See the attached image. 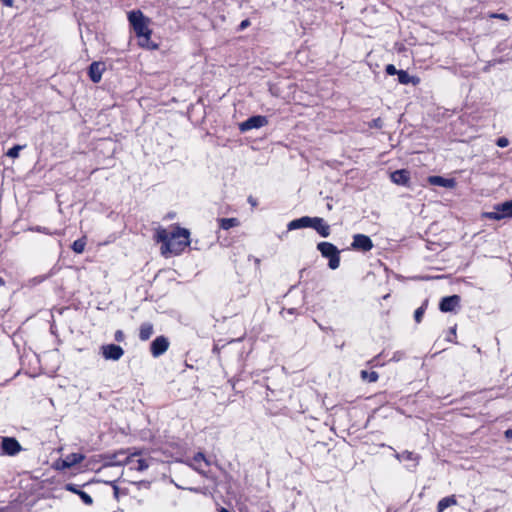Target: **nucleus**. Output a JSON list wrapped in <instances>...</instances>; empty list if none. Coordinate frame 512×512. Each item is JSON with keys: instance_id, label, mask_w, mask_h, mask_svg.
<instances>
[{"instance_id": "f257e3e1", "label": "nucleus", "mask_w": 512, "mask_h": 512, "mask_svg": "<svg viewBox=\"0 0 512 512\" xmlns=\"http://www.w3.org/2000/svg\"><path fill=\"white\" fill-rule=\"evenodd\" d=\"M189 236V230L180 227H175L171 233L163 228L156 231V241L162 244L161 253L164 256L179 255L183 252L190 245Z\"/></svg>"}, {"instance_id": "f03ea898", "label": "nucleus", "mask_w": 512, "mask_h": 512, "mask_svg": "<svg viewBox=\"0 0 512 512\" xmlns=\"http://www.w3.org/2000/svg\"><path fill=\"white\" fill-rule=\"evenodd\" d=\"M128 20L139 38V45L148 49H157V44L151 42L152 30L149 28L150 19L142 11L132 10L128 13Z\"/></svg>"}, {"instance_id": "7ed1b4c3", "label": "nucleus", "mask_w": 512, "mask_h": 512, "mask_svg": "<svg viewBox=\"0 0 512 512\" xmlns=\"http://www.w3.org/2000/svg\"><path fill=\"white\" fill-rule=\"evenodd\" d=\"M317 249L324 258L329 260L328 266L330 269L335 270L340 265V251L330 242H320L317 244Z\"/></svg>"}, {"instance_id": "20e7f679", "label": "nucleus", "mask_w": 512, "mask_h": 512, "mask_svg": "<svg viewBox=\"0 0 512 512\" xmlns=\"http://www.w3.org/2000/svg\"><path fill=\"white\" fill-rule=\"evenodd\" d=\"M0 454L15 456L23 450L21 444L14 437H3L0 444Z\"/></svg>"}, {"instance_id": "39448f33", "label": "nucleus", "mask_w": 512, "mask_h": 512, "mask_svg": "<svg viewBox=\"0 0 512 512\" xmlns=\"http://www.w3.org/2000/svg\"><path fill=\"white\" fill-rule=\"evenodd\" d=\"M495 210L485 213V217L492 220H501L506 217H512V200L505 201L495 206Z\"/></svg>"}, {"instance_id": "423d86ee", "label": "nucleus", "mask_w": 512, "mask_h": 512, "mask_svg": "<svg viewBox=\"0 0 512 512\" xmlns=\"http://www.w3.org/2000/svg\"><path fill=\"white\" fill-rule=\"evenodd\" d=\"M268 124V119L262 115H255L249 117L246 121L239 124L241 132H247L252 129H259Z\"/></svg>"}, {"instance_id": "0eeeda50", "label": "nucleus", "mask_w": 512, "mask_h": 512, "mask_svg": "<svg viewBox=\"0 0 512 512\" xmlns=\"http://www.w3.org/2000/svg\"><path fill=\"white\" fill-rule=\"evenodd\" d=\"M169 340L165 336L156 337L150 346V351L153 357L157 358L163 355L169 348Z\"/></svg>"}, {"instance_id": "6e6552de", "label": "nucleus", "mask_w": 512, "mask_h": 512, "mask_svg": "<svg viewBox=\"0 0 512 512\" xmlns=\"http://www.w3.org/2000/svg\"><path fill=\"white\" fill-rule=\"evenodd\" d=\"M102 355L106 360L117 361L124 355L122 347L116 344H107L101 347Z\"/></svg>"}, {"instance_id": "1a4fd4ad", "label": "nucleus", "mask_w": 512, "mask_h": 512, "mask_svg": "<svg viewBox=\"0 0 512 512\" xmlns=\"http://www.w3.org/2000/svg\"><path fill=\"white\" fill-rule=\"evenodd\" d=\"M354 250H361L364 252L370 251L373 248L372 240L364 234H355L351 244Z\"/></svg>"}, {"instance_id": "9d476101", "label": "nucleus", "mask_w": 512, "mask_h": 512, "mask_svg": "<svg viewBox=\"0 0 512 512\" xmlns=\"http://www.w3.org/2000/svg\"><path fill=\"white\" fill-rule=\"evenodd\" d=\"M461 298L459 295L447 296L441 299L439 309L442 312H452L460 305Z\"/></svg>"}, {"instance_id": "9b49d317", "label": "nucleus", "mask_w": 512, "mask_h": 512, "mask_svg": "<svg viewBox=\"0 0 512 512\" xmlns=\"http://www.w3.org/2000/svg\"><path fill=\"white\" fill-rule=\"evenodd\" d=\"M105 70V63L93 62L89 66L88 74L92 82L98 83L101 81L102 74Z\"/></svg>"}, {"instance_id": "f8f14e48", "label": "nucleus", "mask_w": 512, "mask_h": 512, "mask_svg": "<svg viewBox=\"0 0 512 512\" xmlns=\"http://www.w3.org/2000/svg\"><path fill=\"white\" fill-rule=\"evenodd\" d=\"M391 181L397 185L408 186L410 181V172L406 169L396 170L391 173Z\"/></svg>"}, {"instance_id": "ddd939ff", "label": "nucleus", "mask_w": 512, "mask_h": 512, "mask_svg": "<svg viewBox=\"0 0 512 512\" xmlns=\"http://www.w3.org/2000/svg\"><path fill=\"white\" fill-rule=\"evenodd\" d=\"M428 182L434 186H441L445 188H454L456 186V181L453 178H444L442 176H429Z\"/></svg>"}, {"instance_id": "4468645a", "label": "nucleus", "mask_w": 512, "mask_h": 512, "mask_svg": "<svg viewBox=\"0 0 512 512\" xmlns=\"http://www.w3.org/2000/svg\"><path fill=\"white\" fill-rule=\"evenodd\" d=\"M322 237H328L331 233V228L327 222L321 217H315L312 227Z\"/></svg>"}, {"instance_id": "2eb2a0df", "label": "nucleus", "mask_w": 512, "mask_h": 512, "mask_svg": "<svg viewBox=\"0 0 512 512\" xmlns=\"http://www.w3.org/2000/svg\"><path fill=\"white\" fill-rule=\"evenodd\" d=\"M136 455H137V453L130 455L131 462L128 463L129 469L140 471V472L148 469V467L150 466L149 461L146 459H136L135 458Z\"/></svg>"}, {"instance_id": "dca6fc26", "label": "nucleus", "mask_w": 512, "mask_h": 512, "mask_svg": "<svg viewBox=\"0 0 512 512\" xmlns=\"http://www.w3.org/2000/svg\"><path fill=\"white\" fill-rule=\"evenodd\" d=\"M457 500L454 495L442 498L437 504V512H443L446 508L456 505Z\"/></svg>"}, {"instance_id": "f3484780", "label": "nucleus", "mask_w": 512, "mask_h": 512, "mask_svg": "<svg viewBox=\"0 0 512 512\" xmlns=\"http://www.w3.org/2000/svg\"><path fill=\"white\" fill-rule=\"evenodd\" d=\"M153 325L151 323H143L140 326L139 330V338L142 341H147L153 334Z\"/></svg>"}, {"instance_id": "a211bd4d", "label": "nucleus", "mask_w": 512, "mask_h": 512, "mask_svg": "<svg viewBox=\"0 0 512 512\" xmlns=\"http://www.w3.org/2000/svg\"><path fill=\"white\" fill-rule=\"evenodd\" d=\"M131 462L130 455H126L125 452H119L117 454H114L112 457V465H125L128 466V463Z\"/></svg>"}, {"instance_id": "6ab92c4d", "label": "nucleus", "mask_w": 512, "mask_h": 512, "mask_svg": "<svg viewBox=\"0 0 512 512\" xmlns=\"http://www.w3.org/2000/svg\"><path fill=\"white\" fill-rule=\"evenodd\" d=\"M398 81L399 83L405 85L409 83H413L414 85H416L419 83L420 80L417 77L410 76L406 71L400 70L398 73Z\"/></svg>"}, {"instance_id": "aec40b11", "label": "nucleus", "mask_w": 512, "mask_h": 512, "mask_svg": "<svg viewBox=\"0 0 512 512\" xmlns=\"http://www.w3.org/2000/svg\"><path fill=\"white\" fill-rule=\"evenodd\" d=\"M219 226L223 230H229L230 228L239 226L240 222L237 218H220L218 219Z\"/></svg>"}, {"instance_id": "412c9836", "label": "nucleus", "mask_w": 512, "mask_h": 512, "mask_svg": "<svg viewBox=\"0 0 512 512\" xmlns=\"http://www.w3.org/2000/svg\"><path fill=\"white\" fill-rule=\"evenodd\" d=\"M84 459V455L80 453H72L66 456L64 460V466L65 467H71L73 465H76L80 463Z\"/></svg>"}, {"instance_id": "4be33fe9", "label": "nucleus", "mask_w": 512, "mask_h": 512, "mask_svg": "<svg viewBox=\"0 0 512 512\" xmlns=\"http://www.w3.org/2000/svg\"><path fill=\"white\" fill-rule=\"evenodd\" d=\"M204 462L206 465H209V462L205 458L204 454L201 452H198L194 455L192 459L191 466L198 472H201V463Z\"/></svg>"}, {"instance_id": "5701e85b", "label": "nucleus", "mask_w": 512, "mask_h": 512, "mask_svg": "<svg viewBox=\"0 0 512 512\" xmlns=\"http://www.w3.org/2000/svg\"><path fill=\"white\" fill-rule=\"evenodd\" d=\"M395 457L400 461H417L418 456L411 451H403L402 453H396Z\"/></svg>"}, {"instance_id": "b1692460", "label": "nucleus", "mask_w": 512, "mask_h": 512, "mask_svg": "<svg viewBox=\"0 0 512 512\" xmlns=\"http://www.w3.org/2000/svg\"><path fill=\"white\" fill-rule=\"evenodd\" d=\"M360 375L362 380L368 381L370 383L376 382L379 378L378 373L375 371L368 372L366 370H362Z\"/></svg>"}, {"instance_id": "393cba45", "label": "nucleus", "mask_w": 512, "mask_h": 512, "mask_svg": "<svg viewBox=\"0 0 512 512\" xmlns=\"http://www.w3.org/2000/svg\"><path fill=\"white\" fill-rule=\"evenodd\" d=\"M85 246H86V240L85 238H80V239H77L73 242L72 244V250L77 253V254H80L84 251L85 249Z\"/></svg>"}, {"instance_id": "a878e982", "label": "nucleus", "mask_w": 512, "mask_h": 512, "mask_svg": "<svg viewBox=\"0 0 512 512\" xmlns=\"http://www.w3.org/2000/svg\"><path fill=\"white\" fill-rule=\"evenodd\" d=\"M24 148L22 145H15L12 148H10L6 155L10 158H17L19 156V152Z\"/></svg>"}, {"instance_id": "bb28decb", "label": "nucleus", "mask_w": 512, "mask_h": 512, "mask_svg": "<svg viewBox=\"0 0 512 512\" xmlns=\"http://www.w3.org/2000/svg\"><path fill=\"white\" fill-rule=\"evenodd\" d=\"M315 217L303 216L299 218L304 228H311Z\"/></svg>"}, {"instance_id": "cd10ccee", "label": "nucleus", "mask_w": 512, "mask_h": 512, "mask_svg": "<svg viewBox=\"0 0 512 512\" xmlns=\"http://www.w3.org/2000/svg\"><path fill=\"white\" fill-rule=\"evenodd\" d=\"M301 228H304V227L302 226V223L300 222L299 218L290 221L287 225L288 231L301 229Z\"/></svg>"}, {"instance_id": "c85d7f7f", "label": "nucleus", "mask_w": 512, "mask_h": 512, "mask_svg": "<svg viewBox=\"0 0 512 512\" xmlns=\"http://www.w3.org/2000/svg\"><path fill=\"white\" fill-rule=\"evenodd\" d=\"M78 494L85 504L91 505L93 503L92 497L89 494H87L86 492L79 491Z\"/></svg>"}, {"instance_id": "c756f323", "label": "nucleus", "mask_w": 512, "mask_h": 512, "mask_svg": "<svg viewBox=\"0 0 512 512\" xmlns=\"http://www.w3.org/2000/svg\"><path fill=\"white\" fill-rule=\"evenodd\" d=\"M385 71L388 75H398L400 70H397L393 64H388L385 68Z\"/></svg>"}, {"instance_id": "7c9ffc66", "label": "nucleus", "mask_w": 512, "mask_h": 512, "mask_svg": "<svg viewBox=\"0 0 512 512\" xmlns=\"http://www.w3.org/2000/svg\"><path fill=\"white\" fill-rule=\"evenodd\" d=\"M423 314H424L423 307H419L418 309H416V311L414 313V318L417 323H419L422 320Z\"/></svg>"}, {"instance_id": "2f4dec72", "label": "nucleus", "mask_w": 512, "mask_h": 512, "mask_svg": "<svg viewBox=\"0 0 512 512\" xmlns=\"http://www.w3.org/2000/svg\"><path fill=\"white\" fill-rule=\"evenodd\" d=\"M490 17H491V18L500 19V20H505V21L509 20L508 15H507V14H505V13H492V14L490 15Z\"/></svg>"}, {"instance_id": "473e14b6", "label": "nucleus", "mask_w": 512, "mask_h": 512, "mask_svg": "<svg viewBox=\"0 0 512 512\" xmlns=\"http://www.w3.org/2000/svg\"><path fill=\"white\" fill-rule=\"evenodd\" d=\"M114 338L117 342H122L125 339V335L122 330H117L114 334Z\"/></svg>"}, {"instance_id": "72a5a7b5", "label": "nucleus", "mask_w": 512, "mask_h": 512, "mask_svg": "<svg viewBox=\"0 0 512 512\" xmlns=\"http://www.w3.org/2000/svg\"><path fill=\"white\" fill-rule=\"evenodd\" d=\"M382 125H383V122H382L381 118H376V119L372 120L370 127L382 128Z\"/></svg>"}, {"instance_id": "f704fd0d", "label": "nucleus", "mask_w": 512, "mask_h": 512, "mask_svg": "<svg viewBox=\"0 0 512 512\" xmlns=\"http://www.w3.org/2000/svg\"><path fill=\"white\" fill-rule=\"evenodd\" d=\"M508 144H509V141H508V139H507V138H505V137H501V138H499V139L497 140V145H498L499 147H501V148H504V147L508 146Z\"/></svg>"}, {"instance_id": "c9c22d12", "label": "nucleus", "mask_w": 512, "mask_h": 512, "mask_svg": "<svg viewBox=\"0 0 512 512\" xmlns=\"http://www.w3.org/2000/svg\"><path fill=\"white\" fill-rule=\"evenodd\" d=\"M250 25V21L249 19H244L243 21H241L240 25H239V30L240 31H243L244 29H246L248 26Z\"/></svg>"}, {"instance_id": "e433bc0d", "label": "nucleus", "mask_w": 512, "mask_h": 512, "mask_svg": "<svg viewBox=\"0 0 512 512\" xmlns=\"http://www.w3.org/2000/svg\"><path fill=\"white\" fill-rule=\"evenodd\" d=\"M66 489L69 490V491H72L74 493H78L80 490H77L72 484H68L66 486Z\"/></svg>"}, {"instance_id": "4c0bfd02", "label": "nucleus", "mask_w": 512, "mask_h": 512, "mask_svg": "<svg viewBox=\"0 0 512 512\" xmlns=\"http://www.w3.org/2000/svg\"><path fill=\"white\" fill-rule=\"evenodd\" d=\"M3 4L7 7H12L14 1L13 0H2Z\"/></svg>"}, {"instance_id": "58836bf2", "label": "nucleus", "mask_w": 512, "mask_h": 512, "mask_svg": "<svg viewBox=\"0 0 512 512\" xmlns=\"http://www.w3.org/2000/svg\"><path fill=\"white\" fill-rule=\"evenodd\" d=\"M505 437L508 439H512V429H508L505 431Z\"/></svg>"}, {"instance_id": "ea45409f", "label": "nucleus", "mask_w": 512, "mask_h": 512, "mask_svg": "<svg viewBox=\"0 0 512 512\" xmlns=\"http://www.w3.org/2000/svg\"><path fill=\"white\" fill-rule=\"evenodd\" d=\"M248 202H249L253 207L257 205L256 200H255L252 196H250V197L248 198Z\"/></svg>"}, {"instance_id": "a19ab883", "label": "nucleus", "mask_w": 512, "mask_h": 512, "mask_svg": "<svg viewBox=\"0 0 512 512\" xmlns=\"http://www.w3.org/2000/svg\"><path fill=\"white\" fill-rule=\"evenodd\" d=\"M36 231L49 234V232H47V231H46V228L38 227V228L36 229Z\"/></svg>"}, {"instance_id": "79ce46f5", "label": "nucleus", "mask_w": 512, "mask_h": 512, "mask_svg": "<svg viewBox=\"0 0 512 512\" xmlns=\"http://www.w3.org/2000/svg\"><path fill=\"white\" fill-rule=\"evenodd\" d=\"M450 333H452V335H453V336H455V335H456V326H454V327H452V328L450 329Z\"/></svg>"}, {"instance_id": "37998d69", "label": "nucleus", "mask_w": 512, "mask_h": 512, "mask_svg": "<svg viewBox=\"0 0 512 512\" xmlns=\"http://www.w3.org/2000/svg\"><path fill=\"white\" fill-rule=\"evenodd\" d=\"M219 512H229V510H227V509H226V508H224V507H221V508L219 509Z\"/></svg>"}, {"instance_id": "c03bdc74", "label": "nucleus", "mask_w": 512, "mask_h": 512, "mask_svg": "<svg viewBox=\"0 0 512 512\" xmlns=\"http://www.w3.org/2000/svg\"><path fill=\"white\" fill-rule=\"evenodd\" d=\"M5 284V281L2 277H0V286H3Z\"/></svg>"}, {"instance_id": "a18cd8bd", "label": "nucleus", "mask_w": 512, "mask_h": 512, "mask_svg": "<svg viewBox=\"0 0 512 512\" xmlns=\"http://www.w3.org/2000/svg\"><path fill=\"white\" fill-rule=\"evenodd\" d=\"M447 340L448 341H453L452 338L450 336L447 337Z\"/></svg>"}]
</instances>
